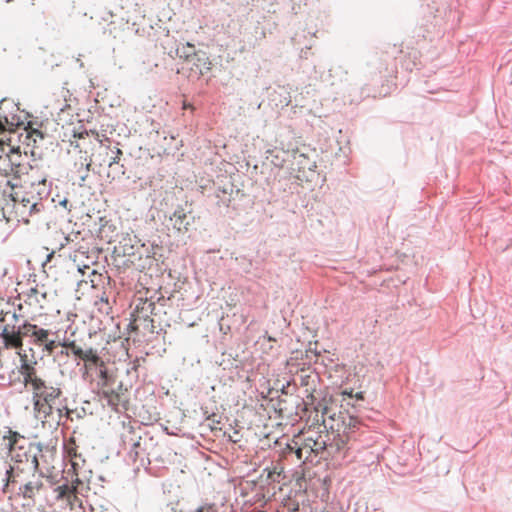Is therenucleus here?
Listing matches in <instances>:
<instances>
[{
	"instance_id": "obj_26",
	"label": "nucleus",
	"mask_w": 512,
	"mask_h": 512,
	"mask_svg": "<svg viewBox=\"0 0 512 512\" xmlns=\"http://www.w3.org/2000/svg\"><path fill=\"white\" fill-rule=\"evenodd\" d=\"M11 317L13 320H17L18 319V316L16 315L15 312L13 313H9V312H6L4 315H3V311L0 312V322H5L6 321V318L7 317Z\"/></svg>"
},
{
	"instance_id": "obj_14",
	"label": "nucleus",
	"mask_w": 512,
	"mask_h": 512,
	"mask_svg": "<svg viewBox=\"0 0 512 512\" xmlns=\"http://www.w3.org/2000/svg\"><path fill=\"white\" fill-rule=\"evenodd\" d=\"M18 355L21 362L19 371L23 376L24 384L27 386L29 382L38 377L35 369L36 361L33 356L32 358H29L26 353H22L21 351H18Z\"/></svg>"
},
{
	"instance_id": "obj_22",
	"label": "nucleus",
	"mask_w": 512,
	"mask_h": 512,
	"mask_svg": "<svg viewBox=\"0 0 512 512\" xmlns=\"http://www.w3.org/2000/svg\"><path fill=\"white\" fill-rule=\"evenodd\" d=\"M176 55L185 61H192L196 57L198 60H200L198 54L196 53L195 46L189 42L177 48Z\"/></svg>"
},
{
	"instance_id": "obj_7",
	"label": "nucleus",
	"mask_w": 512,
	"mask_h": 512,
	"mask_svg": "<svg viewBox=\"0 0 512 512\" xmlns=\"http://www.w3.org/2000/svg\"><path fill=\"white\" fill-rule=\"evenodd\" d=\"M100 372L103 379L101 380L102 382L100 383L99 388L96 389L98 396L101 399H104L107 402V405L115 411H119L120 406L125 408L122 385H119L117 389H114L113 385L115 383V378L107 377L104 370Z\"/></svg>"
},
{
	"instance_id": "obj_3",
	"label": "nucleus",
	"mask_w": 512,
	"mask_h": 512,
	"mask_svg": "<svg viewBox=\"0 0 512 512\" xmlns=\"http://www.w3.org/2000/svg\"><path fill=\"white\" fill-rule=\"evenodd\" d=\"M32 387L33 409L37 418L46 419L53 414V409L62 397L60 386L48 385L39 376L28 383Z\"/></svg>"
},
{
	"instance_id": "obj_30",
	"label": "nucleus",
	"mask_w": 512,
	"mask_h": 512,
	"mask_svg": "<svg viewBox=\"0 0 512 512\" xmlns=\"http://www.w3.org/2000/svg\"><path fill=\"white\" fill-rule=\"evenodd\" d=\"M140 446V442L136 441L133 444V449L131 450V453H134V458L136 459L138 457V451L137 448Z\"/></svg>"
},
{
	"instance_id": "obj_28",
	"label": "nucleus",
	"mask_w": 512,
	"mask_h": 512,
	"mask_svg": "<svg viewBox=\"0 0 512 512\" xmlns=\"http://www.w3.org/2000/svg\"><path fill=\"white\" fill-rule=\"evenodd\" d=\"M228 439L229 441L233 442V443H237L240 441V434L238 431H234L233 434H229L228 435Z\"/></svg>"
},
{
	"instance_id": "obj_31",
	"label": "nucleus",
	"mask_w": 512,
	"mask_h": 512,
	"mask_svg": "<svg viewBox=\"0 0 512 512\" xmlns=\"http://www.w3.org/2000/svg\"><path fill=\"white\" fill-rule=\"evenodd\" d=\"M237 25V22L235 20H231L228 24H227V28H235Z\"/></svg>"
},
{
	"instance_id": "obj_8",
	"label": "nucleus",
	"mask_w": 512,
	"mask_h": 512,
	"mask_svg": "<svg viewBox=\"0 0 512 512\" xmlns=\"http://www.w3.org/2000/svg\"><path fill=\"white\" fill-rule=\"evenodd\" d=\"M21 438L19 433L8 430V435L3 437L5 446L9 450V457L15 464H22L31 462L34 469L38 468V461L36 456L31 455L24 447L18 445V440Z\"/></svg>"
},
{
	"instance_id": "obj_24",
	"label": "nucleus",
	"mask_w": 512,
	"mask_h": 512,
	"mask_svg": "<svg viewBox=\"0 0 512 512\" xmlns=\"http://www.w3.org/2000/svg\"><path fill=\"white\" fill-rule=\"evenodd\" d=\"M122 155H123L122 150L120 148H115L114 156L109 161L108 166L111 167L114 164H118L121 160Z\"/></svg>"
},
{
	"instance_id": "obj_4",
	"label": "nucleus",
	"mask_w": 512,
	"mask_h": 512,
	"mask_svg": "<svg viewBox=\"0 0 512 512\" xmlns=\"http://www.w3.org/2000/svg\"><path fill=\"white\" fill-rule=\"evenodd\" d=\"M360 421L348 412H339L323 419V426L331 438V442L340 450L350 440L351 434L358 429Z\"/></svg>"
},
{
	"instance_id": "obj_34",
	"label": "nucleus",
	"mask_w": 512,
	"mask_h": 512,
	"mask_svg": "<svg viewBox=\"0 0 512 512\" xmlns=\"http://www.w3.org/2000/svg\"><path fill=\"white\" fill-rule=\"evenodd\" d=\"M357 398L362 399V395H361V393L357 395Z\"/></svg>"
},
{
	"instance_id": "obj_25",
	"label": "nucleus",
	"mask_w": 512,
	"mask_h": 512,
	"mask_svg": "<svg viewBox=\"0 0 512 512\" xmlns=\"http://www.w3.org/2000/svg\"><path fill=\"white\" fill-rule=\"evenodd\" d=\"M192 512H217V510L213 504H205Z\"/></svg>"
},
{
	"instance_id": "obj_20",
	"label": "nucleus",
	"mask_w": 512,
	"mask_h": 512,
	"mask_svg": "<svg viewBox=\"0 0 512 512\" xmlns=\"http://www.w3.org/2000/svg\"><path fill=\"white\" fill-rule=\"evenodd\" d=\"M78 271L84 276L87 275L89 278V282L93 288L98 287L103 282V275L98 273L95 269L91 268L88 265H84L83 267H79Z\"/></svg>"
},
{
	"instance_id": "obj_1",
	"label": "nucleus",
	"mask_w": 512,
	"mask_h": 512,
	"mask_svg": "<svg viewBox=\"0 0 512 512\" xmlns=\"http://www.w3.org/2000/svg\"><path fill=\"white\" fill-rule=\"evenodd\" d=\"M328 446H334L328 432L309 429L294 437L291 443L287 444L283 454L287 457L288 454L294 453L298 461L305 462L312 454L319 455Z\"/></svg>"
},
{
	"instance_id": "obj_11",
	"label": "nucleus",
	"mask_w": 512,
	"mask_h": 512,
	"mask_svg": "<svg viewBox=\"0 0 512 512\" xmlns=\"http://www.w3.org/2000/svg\"><path fill=\"white\" fill-rule=\"evenodd\" d=\"M6 145L8 147L6 154L9 157L10 163L14 169V177H12L11 181H18L17 179H19L22 174H27V171L30 169L28 156L26 153L22 154L19 148L15 149L8 144Z\"/></svg>"
},
{
	"instance_id": "obj_27",
	"label": "nucleus",
	"mask_w": 512,
	"mask_h": 512,
	"mask_svg": "<svg viewBox=\"0 0 512 512\" xmlns=\"http://www.w3.org/2000/svg\"><path fill=\"white\" fill-rule=\"evenodd\" d=\"M13 472H14V467H10L7 471H6V475H7V482L5 484V486L7 487L10 483H13L14 482V479H13Z\"/></svg>"
},
{
	"instance_id": "obj_29",
	"label": "nucleus",
	"mask_w": 512,
	"mask_h": 512,
	"mask_svg": "<svg viewBox=\"0 0 512 512\" xmlns=\"http://www.w3.org/2000/svg\"><path fill=\"white\" fill-rule=\"evenodd\" d=\"M97 140L101 143V145H104V142H110L109 138H107L105 135L100 136L98 132L95 133Z\"/></svg>"
},
{
	"instance_id": "obj_18",
	"label": "nucleus",
	"mask_w": 512,
	"mask_h": 512,
	"mask_svg": "<svg viewBox=\"0 0 512 512\" xmlns=\"http://www.w3.org/2000/svg\"><path fill=\"white\" fill-rule=\"evenodd\" d=\"M7 149L8 147L5 144L2 148V152H0V177H2L0 184H4L5 188H7V179L12 180V177H14V169L10 163L9 157L6 154Z\"/></svg>"
},
{
	"instance_id": "obj_17",
	"label": "nucleus",
	"mask_w": 512,
	"mask_h": 512,
	"mask_svg": "<svg viewBox=\"0 0 512 512\" xmlns=\"http://www.w3.org/2000/svg\"><path fill=\"white\" fill-rule=\"evenodd\" d=\"M64 348H68L71 350L72 354L78 357L81 360H93L97 361L96 358V349L89 347L87 349H82L79 345L76 344L75 341H64L60 343Z\"/></svg>"
},
{
	"instance_id": "obj_15",
	"label": "nucleus",
	"mask_w": 512,
	"mask_h": 512,
	"mask_svg": "<svg viewBox=\"0 0 512 512\" xmlns=\"http://www.w3.org/2000/svg\"><path fill=\"white\" fill-rule=\"evenodd\" d=\"M155 309V303L143 298H137L135 301V308L133 310L132 316L134 318V322L140 320H147L150 315L153 313Z\"/></svg>"
},
{
	"instance_id": "obj_2",
	"label": "nucleus",
	"mask_w": 512,
	"mask_h": 512,
	"mask_svg": "<svg viewBox=\"0 0 512 512\" xmlns=\"http://www.w3.org/2000/svg\"><path fill=\"white\" fill-rule=\"evenodd\" d=\"M50 334V330L24 321L23 324L18 326L17 330L14 325L6 324L0 333V337L3 339L5 348L22 349L23 338L29 337L34 345L41 347L44 342H47Z\"/></svg>"
},
{
	"instance_id": "obj_6",
	"label": "nucleus",
	"mask_w": 512,
	"mask_h": 512,
	"mask_svg": "<svg viewBox=\"0 0 512 512\" xmlns=\"http://www.w3.org/2000/svg\"><path fill=\"white\" fill-rule=\"evenodd\" d=\"M20 494L27 499L35 500L38 498H43L44 500H48V492L50 490L56 494V499H67L74 495V489L69 485H61L58 487H53L52 485H46L41 476L33 477L30 481L24 484L19 488Z\"/></svg>"
},
{
	"instance_id": "obj_23",
	"label": "nucleus",
	"mask_w": 512,
	"mask_h": 512,
	"mask_svg": "<svg viewBox=\"0 0 512 512\" xmlns=\"http://www.w3.org/2000/svg\"><path fill=\"white\" fill-rule=\"evenodd\" d=\"M41 347H43L44 352H46L48 354H52L55 351V349L57 348V343L55 340L50 339V336H49L47 338V342H44Z\"/></svg>"
},
{
	"instance_id": "obj_12",
	"label": "nucleus",
	"mask_w": 512,
	"mask_h": 512,
	"mask_svg": "<svg viewBox=\"0 0 512 512\" xmlns=\"http://www.w3.org/2000/svg\"><path fill=\"white\" fill-rule=\"evenodd\" d=\"M48 175L38 166L30 165V169L27 171V174H22L19 177L18 183L20 186L26 189H32L35 186H46Z\"/></svg>"
},
{
	"instance_id": "obj_5",
	"label": "nucleus",
	"mask_w": 512,
	"mask_h": 512,
	"mask_svg": "<svg viewBox=\"0 0 512 512\" xmlns=\"http://www.w3.org/2000/svg\"><path fill=\"white\" fill-rule=\"evenodd\" d=\"M3 194L11 198L14 202L15 212L26 223H28L29 216L39 211V198L20 186L18 181L7 179V188L3 189Z\"/></svg>"
},
{
	"instance_id": "obj_13",
	"label": "nucleus",
	"mask_w": 512,
	"mask_h": 512,
	"mask_svg": "<svg viewBox=\"0 0 512 512\" xmlns=\"http://www.w3.org/2000/svg\"><path fill=\"white\" fill-rule=\"evenodd\" d=\"M47 300V293L41 291L38 287H33L26 294L24 302L26 305L33 308V314H41Z\"/></svg>"
},
{
	"instance_id": "obj_33",
	"label": "nucleus",
	"mask_w": 512,
	"mask_h": 512,
	"mask_svg": "<svg viewBox=\"0 0 512 512\" xmlns=\"http://www.w3.org/2000/svg\"><path fill=\"white\" fill-rule=\"evenodd\" d=\"M4 145H5V143L0 142V152H2V148H3Z\"/></svg>"
},
{
	"instance_id": "obj_9",
	"label": "nucleus",
	"mask_w": 512,
	"mask_h": 512,
	"mask_svg": "<svg viewBox=\"0 0 512 512\" xmlns=\"http://www.w3.org/2000/svg\"><path fill=\"white\" fill-rule=\"evenodd\" d=\"M292 157V170L295 172V177L300 181H310V177L314 175L317 167L316 161L308 154L298 150L293 151Z\"/></svg>"
},
{
	"instance_id": "obj_19",
	"label": "nucleus",
	"mask_w": 512,
	"mask_h": 512,
	"mask_svg": "<svg viewBox=\"0 0 512 512\" xmlns=\"http://www.w3.org/2000/svg\"><path fill=\"white\" fill-rule=\"evenodd\" d=\"M266 160L277 169H282L288 156V151L279 148L269 149L266 152Z\"/></svg>"
},
{
	"instance_id": "obj_16",
	"label": "nucleus",
	"mask_w": 512,
	"mask_h": 512,
	"mask_svg": "<svg viewBox=\"0 0 512 512\" xmlns=\"http://www.w3.org/2000/svg\"><path fill=\"white\" fill-rule=\"evenodd\" d=\"M172 227L179 234H185L189 231L191 225L188 216L182 207H178L173 214L170 216Z\"/></svg>"
},
{
	"instance_id": "obj_32",
	"label": "nucleus",
	"mask_w": 512,
	"mask_h": 512,
	"mask_svg": "<svg viewBox=\"0 0 512 512\" xmlns=\"http://www.w3.org/2000/svg\"><path fill=\"white\" fill-rule=\"evenodd\" d=\"M5 131V128H4V125L2 124V122L0 121V132H3Z\"/></svg>"
},
{
	"instance_id": "obj_10",
	"label": "nucleus",
	"mask_w": 512,
	"mask_h": 512,
	"mask_svg": "<svg viewBox=\"0 0 512 512\" xmlns=\"http://www.w3.org/2000/svg\"><path fill=\"white\" fill-rule=\"evenodd\" d=\"M96 358L97 361L93 360H84V372H83V378L86 381H89L90 383H95L96 389L99 388L101 380L103 379L101 377V372L104 370L105 375L107 377H113V375L109 374L108 367L105 364V362L100 358L98 353L96 352Z\"/></svg>"
},
{
	"instance_id": "obj_21",
	"label": "nucleus",
	"mask_w": 512,
	"mask_h": 512,
	"mask_svg": "<svg viewBox=\"0 0 512 512\" xmlns=\"http://www.w3.org/2000/svg\"><path fill=\"white\" fill-rule=\"evenodd\" d=\"M66 451L70 458L72 467L76 471L77 467L80 466V462L84 463L85 460L82 458L81 454H78L74 439H70L69 443L66 445Z\"/></svg>"
}]
</instances>
